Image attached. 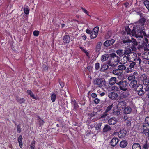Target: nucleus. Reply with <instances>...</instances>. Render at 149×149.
<instances>
[{
	"mask_svg": "<svg viewBox=\"0 0 149 149\" xmlns=\"http://www.w3.org/2000/svg\"><path fill=\"white\" fill-rule=\"evenodd\" d=\"M142 15L141 13H139L141 19L137 22V25L136 26L137 30L136 31L135 33L136 36L143 38V36L146 35L145 32L142 29L143 26L146 22V19L142 16Z\"/></svg>",
	"mask_w": 149,
	"mask_h": 149,
	"instance_id": "nucleus-1",
	"label": "nucleus"
},
{
	"mask_svg": "<svg viewBox=\"0 0 149 149\" xmlns=\"http://www.w3.org/2000/svg\"><path fill=\"white\" fill-rule=\"evenodd\" d=\"M63 40L65 43H68L70 41V38L69 36L66 35L63 37Z\"/></svg>",
	"mask_w": 149,
	"mask_h": 149,
	"instance_id": "nucleus-22",
	"label": "nucleus"
},
{
	"mask_svg": "<svg viewBox=\"0 0 149 149\" xmlns=\"http://www.w3.org/2000/svg\"><path fill=\"white\" fill-rule=\"evenodd\" d=\"M117 102V108L118 109H123L126 106V102L124 101L119 100Z\"/></svg>",
	"mask_w": 149,
	"mask_h": 149,
	"instance_id": "nucleus-7",
	"label": "nucleus"
},
{
	"mask_svg": "<svg viewBox=\"0 0 149 149\" xmlns=\"http://www.w3.org/2000/svg\"><path fill=\"white\" fill-rule=\"evenodd\" d=\"M22 138V137L21 135L19 136L18 138V142L19 146L21 148H22L23 146Z\"/></svg>",
	"mask_w": 149,
	"mask_h": 149,
	"instance_id": "nucleus-33",
	"label": "nucleus"
},
{
	"mask_svg": "<svg viewBox=\"0 0 149 149\" xmlns=\"http://www.w3.org/2000/svg\"><path fill=\"white\" fill-rule=\"evenodd\" d=\"M56 99V94L53 93L51 96V100L52 102H54L55 101Z\"/></svg>",
	"mask_w": 149,
	"mask_h": 149,
	"instance_id": "nucleus-47",
	"label": "nucleus"
},
{
	"mask_svg": "<svg viewBox=\"0 0 149 149\" xmlns=\"http://www.w3.org/2000/svg\"><path fill=\"white\" fill-rule=\"evenodd\" d=\"M110 60L107 62V64L111 67H115L118 64L120 61V58L115 53L110 54Z\"/></svg>",
	"mask_w": 149,
	"mask_h": 149,
	"instance_id": "nucleus-3",
	"label": "nucleus"
},
{
	"mask_svg": "<svg viewBox=\"0 0 149 149\" xmlns=\"http://www.w3.org/2000/svg\"><path fill=\"white\" fill-rule=\"evenodd\" d=\"M144 123L149 125V115L148 116L145 118Z\"/></svg>",
	"mask_w": 149,
	"mask_h": 149,
	"instance_id": "nucleus-51",
	"label": "nucleus"
},
{
	"mask_svg": "<svg viewBox=\"0 0 149 149\" xmlns=\"http://www.w3.org/2000/svg\"><path fill=\"white\" fill-rule=\"evenodd\" d=\"M145 91V93L147 94L149 92V85L146 86L144 88Z\"/></svg>",
	"mask_w": 149,
	"mask_h": 149,
	"instance_id": "nucleus-53",
	"label": "nucleus"
},
{
	"mask_svg": "<svg viewBox=\"0 0 149 149\" xmlns=\"http://www.w3.org/2000/svg\"><path fill=\"white\" fill-rule=\"evenodd\" d=\"M123 51L122 50L119 49L116 51V53L120 56H123Z\"/></svg>",
	"mask_w": 149,
	"mask_h": 149,
	"instance_id": "nucleus-43",
	"label": "nucleus"
},
{
	"mask_svg": "<svg viewBox=\"0 0 149 149\" xmlns=\"http://www.w3.org/2000/svg\"><path fill=\"white\" fill-rule=\"evenodd\" d=\"M139 131L140 132L145 134H147L149 131V125L143 123L142 126L139 129Z\"/></svg>",
	"mask_w": 149,
	"mask_h": 149,
	"instance_id": "nucleus-5",
	"label": "nucleus"
},
{
	"mask_svg": "<svg viewBox=\"0 0 149 149\" xmlns=\"http://www.w3.org/2000/svg\"><path fill=\"white\" fill-rule=\"evenodd\" d=\"M119 141V139L117 138H113L111 141V146L113 147L115 146L116 145Z\"/></svg>",
	"mask_w": 149,
	"mask_h": 149,
	"instance_id": "nucleus-15",
	"label": "nucleus"
},
{
	"mask_svg": "<svg viewBox=\"0 0 149 149\" xmlns=\"http://www.w3.org/2000/svg\"><path fill=\"white\" fill-rule=\"evenodd\" d=\"M108 115V114L105 112L103 114L100 115L99 119H102L104 120H105L106 117Z\"/></svg>",
	"mask_w": 149,
	"mask_h": 149,
	"instance_id": "nucleus-35",
	"label": "nucleus"
},
{
	"mask_svg": "<svg viewBox=\"0 0 149 149\" xmlns=\"http://www.w3.org/2000/svg\"><path fill=\"white\" fill-rule=\"evenodd\" d=\"M111 32L110 31H108L107 32L106 35V37L108 39L111 37Z\"/></svg>",
	"mask_w": 149,
	"mask_h": 149,
	"instance_id": "nucleus-54",
	"label": "nucleus"
},
{
	"mask_svg": "<svg viewBox=\"0 0 149 149\" xmlns=\"http://www.w3.org/2000/svg\"><path fill=\"white\" fill-rule=\"evenodd\" d=\"M143 86L140 84H138V85L134 89V90L136 91V93L139 91L143 89Z\"/></svg>",
	"mask_w": 149,
	"mask_h": 149,
	"instance_id": "nucleus-20",
	"label": "nucleus"
},
{
	"mask_svg": "<svg viewBox=\"0 0 149 149\" xmlns=\"http://www.w3.org/2000/svg\"><path fill=\"white\" fill-rule=\"evenodd\" d=\"M132 41L130 39H127V40H124L122 42L123 43L125 44V45H128V43L132 42L133 43V45L134 46L137 45L138 43L136 40L133 38H132Z\"/></svg>",
	"mask_w": 149,
	"mask_h": 149,
	"instance_id": "nucleus-10",
	"label": "nucleus"
},
{
	"mask_svg": "<svg viewBox=\"0 0 149 149\" xmlns=\"http://www.w3.org/2000/svg\"><path fill=\"white\" fill-rule=\"evenodd\" d=\"M135 77L134 75L131 74L128 77V79L129 81H132L133 80H135Z\"/></svg>",
	"mask_w": 149,
	"mask_h": 149,
	"instance_id": "nucleus-40",
	"label": "nucleus"
},
{
	"mask_svg": "<svg viewBox=\"0 0 149 149\" xmlns=\"http://www.w3.org/2000/svg\"><path fill=\"white\" fill-rule=\"evenodd\" d=\"M118 94L114 92H111L109 93L108 95L109 98L111 100H115L117 99L118 97Z\"/></svg>",
	"mask_w": 149,
	"mask_h": 149,
	"instance_id": "nucleus-11",
	"label": "nucleus"
},
{
	"mask_svg": "<svg viewBox=\"0 0 149 149\" xmlns=\"http://www.w3.org/2000/svg\"><path fill=\"white\" fill-rule=\"evenodd\" d=\"M116 81V78L115 77H112L109 81V84L111 85L114 84Z\"/></svg>",
	"mask_w": 149,
	"mask_h": 149,
	"instance_id": "nucleus-21",
	"label": "nucleus"
},
{
	"mask_svg": "<svg viewBox=\"0 0 149 149\" xmlns=\"http://www.w3.org/2000/svg\"><path fill=\"white\" fill-rule=\"evenodd\" d=\"M140 78L143 81V84H147V81H148L147 76L145 74H143L141 75Z\"/></svg>",
	"mask_w": 149,
	"mask_h": 149,
	"instance_id": "nucleus-18",
	"label": "nucleus"
},
{
	"mask_svg": "<svg viewBox=\"0 0 149 149\" xmlns=\"http://www.w3.org/2000/svg\"><path fill=\"white\" fill-rule=\"evenodd\" d=\"M131 111V108L130 107L128 106L124 108V113L126 114H128L130 113Z\"/></svg>",
	"mask_w": 149,
	"mask_h": 149,
	"instance_id": "nucleus-25",
	"label": "nucleus"
},
{
	"mask_svg": "<svg viewBox=\"0 0 149 149\" xmlns=\"http://www.w3.org/2000/svg\"><path fill=\"white\" fill-rule=\"evenodd\" d=\"M120 65L118 66V69L120 71L122 72L123 70H125L126 69V67L125 65Z\"/></svg>",
	"mask_w": 149,
	"mask_h": 149,
	"instance_id": "nucleus-31",
	"label": "nucleus"
},
{
	"mask_svg": "<svg viewBox=\"0 0 149 149\" xmlns=\"http://www.w3.org/2000/svg\"><path fill=\"white\" fill-rule=\"evenodd\" d=\"M16 100L20 104L24 103L25 102V100L23 98L19 99L18 97H17Z\"/></svg>",
	"mask_w": 149,
	"mask_h": 149,
	"instance_id": "nucleus-34",
	"label": "nucleus"
},
{
	"mask_svg": "<svg viewBox=\"0 0 149 149\" xmlns=\"http://www.w3.org/2000/svg\"><path fill=\"white\" fill-rule=\"evenodd\" d=\"M131 62L129 65V67L133 69H134V68L135 66L136 65V63H137V62H138V61L137 62V61H131L130 62Z\"/></svg>",
	"mask_w": 149,
	"mask_h": 149,
	"instance_id": "nucleus-32",
	"label": "nucleus"
},
{
	"mask_svg": "<svg viewBox=\"0 0 149 149\" xmlns=\"http://www.w3.org/2000/svg\"><path fill=\"white\" fill-rule=\"evenodd\" d=\"M102 45V44L101 42H100L97 43L96 48V52H99L100 51L101 49V47Z\"/></svg>",
	"mask_w": 149,
	"mask_h": 149,
	"instance_id": "nucleus-28",
	"label": "nucleus"
},
{
	"mask_svg": "<svg viewBox=\"0 0 149 149\" xmlns=\"http://www.w3.org/2000/svg\"><path fill=\"white\" fill-rule=\"evenodd\" d=\"M24 11L25 14L28 15L29 13V8L27 6H25L24 7Z\"/></svg>",
	"mask_w": 149,
	"mask_h": 149,
	"instance_id": "nucleus-36",
	"label": "nucleus"
},
{
	"mask_svg": "<svg viewBox=\"0 0 149 149\" xmlns=\"http://www.w3.org/2000/svg\"><path fill=\"white\" fill-rule=\"evenodd\" d=\"M114 40L112 39L106 41L103 44L104 46L108 47L113 45L115 42Z\"/></svg>",
	"mask_w": 149,
	"mask_h": 149,
	"instance_id": "nucleus-13",
	"label": "nucleus"
},
{
	"mask_svg": "<svg viewBox=\"0 0 149 149\" xmlns=\"http://www.w3.org/2000/svg\"><path fill=\"white\" fill-rule=\"evenodd\" d=\"M103 82V79L100 78H96L94 79H93V82L94 85L97 86L100 88H101L102 87V83Z\"/></svg>",
	"mask_w": 149,
	"mask_h": 149,
	"instance_id": "nucleus-6",
	"label": "nucleus"
},
{
	"mask_svg": "<svg viewBox=\"0 0 149 149\" xmlns=\"http://www.w3.org/2000/svg\"><path fill=\"white\" fill-rule=\"evenodd\" d=\"M113 104H112L111 105L108 106L105 110V112L107 113L113 107Z\"/></svg>",
	"mask_w": 149,
	"mask_h": 149,
	"instance_id": "nucleus-39",
	"label": "nucleus"
},
{
	"mask_svg": "<svg viewBox=\"0 0 149 149\" xmlns=\"http://www.w3.org/2000/svg\"><path fill=\"white\" fill-rule=\"evenodd\" d=\"M97 96V95L95 93H92L91 94V97L93 98H95Z\"/></svg>",
	"mask_w": 149,
	"mask_h": 149,
	"instance_id": "nucleus-63",
	"label": "nucleus"
},
{
	"mask_svg": "<svg viewBox=\"0 0 149 149\" xmlns=\"http://www.w3.org/2000/svg\"><path fill=\"white\" fill-rule=\"evenodd\" d=\"M111 130L110 126L108 124L105 125L103 129V132H107Z\"/></svg>",
	"mask_w": 149,
	"mask_h": 149,
	"instance_id": "nucleus-23",
	"label": "nucleus"
},
{
	"mask_svg": "<svg viewBox=\"0 0 149 149\" xmlns=\"http://www.w3.org/2000/svg\"><path fill=\"white\" fill-rule=\"evenodd\" d=\"M72 103L74 104V109H77L78 108V106L75 100H74V101H72Z\"/></svg>",
	"mask_w": 149,
	"mask_h": 149,
	"instance_id": "nucleus-49",
	"label": "nucleus"
},
{
	"mask_svg": "<svg viewBox=\"0 0 149 149\" xmlns=\"http://www.w3.org/2000/svg\"><path fill=\"white\" fill-rule=\"evenodd\" d=\"M127 141L126 140H123L120 142V146L122 148H125L127 146Z\"/></svg>",
	"mask_w": 149,
	"mask_h": 149,
	"instance_id": "nucleus-27",
	"label": "nucleus"
},
{
	"mask_svg": "<svg viewBox=\"0 0 149 149\" xmlns=\"http://www.w3.org/2000/svg\"><path fill=\"white\" fill-rule=\"evenodd\" d=\"M111 90L112 91L116 92H118L120 91L119 87L115 86H112L111 88Z\"/></svg>",
	"mask_w": 149,
	"mask_h": 149,
	"instance_id": "nucleus-38",
	"label": "nucleus"
},
{
	"mask_svg": "<svg viewBox=\"0 0 149 149\" xmlns=\"http://www.w3.org/2000/svg\"><path fill=\"white\" fill-rule=\"evenodd\" d=\"M137 81L136 80H132L129 84V86L132 88L134 89L138 85Z\"/></svg>",
	"mask_w": 149,
	"mask_h": 149,
	"instance_id": "nucleus-14",
	"label": "nucleus"
},
{
	"mask_svg": "<svg viewBox=\"0 0 149 149\" xmlns=\"http://www.w3.org/2000/svg\"><path fill=\"white\" fill-rule=\"evenodd\" d=\"M38 118H39L38 122H39V125L40 126H41L44 123V122L43 120H42L39 117H38Z\"/></svg>",
	"mask_w": 149,
	"mask_h": 149,
	"instance_id": "nucleus-52",
	"label": "nucleus"
},
{
	"mask_svg": "<svg viewBox=\"0 0 149 149\" xmlns=\"http://www.w3.org/2000/svg\"><path fill=\"white\" fill-rule=\"evenodd\" d=\"M142 44L143 46L146 47L149 46V44H148V40L146 38H145Z\"/></svg>",
	"mask_w": 149,
	"mask_h": 149,
	"instance_id": "nucleus-37",
	"label": "nucleus"
},
{
	"mask_svg": "<svg viewBox=\"0 0 149 149\" xmlns=\"http://www.w3.org/2000/svg\"><path fill=\"white\" fill-rule=\"evenodd\" d=\"M82 38L84 40H86L87 38L86 36V35H83L82 36Z\"/></svg>",
	"mask_w": 149,
	"mask_h": 149,
	"instance_id": "nucleus-64",
	"label": "nucleus"
},
{
	"mask_svg": "<svg viewBox=\"0 0 149 149\" xmlns=\"http://www.w3.org/2000/svg\"><path fill=\"white\" fill-rule=\"evenodd\" d=\"M125 30L126 31L127 34H129L130 35H132V36H135V37L137 38H140V37H138L136 36V35L135 32L136 30H137L136 28H135V30H134V29L131 31V29L129 28L128 27H126Z\"/></svg>",
	"mask_w": 149,
	"mask_h": 149,
	"instance_id": "nucleus-9",
	"label": "nucleus"
},
{
	"mask_svg": "<svg viewBox=\"0 0 149 149\" xmlns=\"http://www.w3.org/2000/svg\"><path fill=\"white\" fill-rule=\"evenodd\" d=\"M117 119L114 117L110 118L108 121V123L111 125H113L116 124L117 122Z\"/></svg>",
	"mask_w": 149,
	"mask_h": 149,
	"instance_id": "nucleus-12",
	"label": "nucleus"
},
{
	"mask_svg": "<svg viewBox=\"0 0 149 149\" xmlns=\"http://www.w3.org/2000/svg\"><path fill=\"white\" fill-rule=\"evenodd\" d=\"M132 149H141V146L139 143H135L132 146Z\"/></svg>",
	"mask_w": 149,
	"mask_h": 149,
	"instance_id": "nucleus-29",
	"label": "nucleus"
},
{
	"mask_svg": "<svg viewBox=\"0 0 149 149\" xmlns=\"http://www.w3.org/2000/svg\"><path fill=\"white\" fill-rule=\"evenodd\" d=\"M30 147L31 149H36L35 141L31 142L30 145Z\"/></svg>",
	"mask_w": 149,
	"mask_h": 149,
	"instance_id": "nucleus-48",
	"label": "nucleus"
},
{
	"mask_svg": "<svg viewBox=\"0 0 149 149\" xmlns=\"http://www.w3.org/2000/svg\"><path fill=\"white\" fill-rule=\"evenodd\" d=\"M112 73L118 76H121L123 74V72L120 71L118 69L113 70L112 71Z\"/></svg>",
	"mask_w": 149,
	"mask_h": 149,
	"instance_id": "nucleus-19",
	"label": "nucleus"
},
{
	"mask_svg": "<svg viewBox=\"0 0 149 149\" xmlns=\"http://www.w3.org/2000/svg\"><path fill=\"white\" fill-rule=\"evenodd\" d=\"M33 34L34 36H37L39 34V31H34L33 33Z\"/></svg>",
	"mask_w": 149,
	"mask_h": 149,
	"instance_id": "nucleus-58",
	"label": "nucleus"
},
{
	"mask_svg": "<svg viewBox=\"0 0 149 149\" xmlns=\"http://www.w3.org/2000/svg\"><path fill=\"white\" fill-rule=\"evenodd\" d=\"M81 8L83 12H84L85 13H86L88 15L90 16L89 15V12L85 8H83L82 7H81Z\"/></svg>",
	"mask_w": 149,
	"mask_h": 149,
	"instance_id": "nucleus-56",
	"label": "nucleus"
},
{
	"mask_svg": "<svg viewBox=\"0 0 149 149\" xmlns=\"http://www.w3.org/2000/svg\"><path fill=\"white\" fill-rule=\"evenodd\" d=\"M109 68V66L108 65L104 64L102 65L100 70L101 72H105Z\"/></svg>",
	"mask_w": 149,
	"mask_h": 149,
	"instance_id": "nucleus-24",
	"label": "nucleus"
},
{
	"mask_svg": "<svg viewBox=\"0 0 149 149\" xmlns=\"http://www.w3.org/2000/svg\"><path fill=\"white\" fill-rule=\"evenodd\" d=\"M126 125L128 126L131 125V122L130 120H127L126 122Z\"/></svg>",
	"mask_w": 149,
	"mask_h": 149,
	"instance_id": "nucleus-61",
	"label": "nucleus"
},
{
	"mask_svg": "<svg viewBox=\"0 0 149 149\" xmlns=\"http://www.w3.org/2000/svg\"><path fill=\"white\" fill-rule=\"evenodd\" d=\"M80 48H81L82 49V51L85 53L86 55L87 56H89V53L86 49L81 47H80Z\"/></svg>",
	"mask_w": 149,
	"mask_h": 149,
	"instance_id": "nucleus-55",
	"label": "nucleus"
},
{
	"mask_svg": "<svg viewBox=\"0 0 149 149\" xmlns=\"http://www.w3.org/2000/svg\"><path fill=\"white\" fill-rule=\"evenodd\" d=\"M123 57L121 60V64H125L128 61L127 56V55L124 54L123 53Z\"/></svg>",
	"mask_w": 149,
	"mask_h": 149,
	"instance_id": "nucleus-17",
	"label": "nucleus"
},
{
	"mask_svg": "<svg viewBox=\"0 0 149 149\" xmlns=\"http://www.w3.org/2000/svg\"><path fill=\"white\" fill-rule=\"evenodd\" d=\"M95 68L96 70H98L99 69L100 64L99 63H97L95 64Z\"/></svg>",
	"mask_w": 149,
	"mask_h": 149,
	"instance_id": "nucleus-57",
	"label": "nucleus"
},
{
	"mask_svg": "<svg viewBox=\"0 0 149 149\" xmlns=\"http://www.w3.org/2000/svg\"><path fill=\"white\" fill-rule=\"evenodd\" d=\"M27 93L28 94L30 95L33 99H36V97L34 96V95L32 93V92L31 90H27Z\"/></svg>",
	"mask_w": 149,
	"mask_h": 149,
	"instance_id": "nucleus-30",
	"label": "nucleus"
},
{
	"mask_svg": "<svg viewBox=\"0 0 149 149\" xmlns=\"http://www.w3.org/2000/svg\"><path fill=\"white\" fill-rule=\"evenodd\" d=\"M143 148L144 149H148L149 148V144L147 143V141L144 144Z\"/></svg>",
	"mask_w": 149,
	"mask_h": 149,
	"instance_id": "nucleus-46",
	"label": "nucleus"
},
{
	"mask_svg": "<svg viewBox=\"0 0 149 149\" xmlns=\"http://www.w3.org/2000/svg\"><path fill=\"white\" fill-rule=\"evenodd\" d=\"M145 93L144 91L142 89L139 91H138V92L136 93L139 96H142Z\"/></svg>",
	"mask_w": 149,
	"mask_h": 149,
	"instance_id": "nucleus-44",
	"label": "nucleus"
},
{
	"mask_svg": "<svg viewBox=\"0 0 149 149\" xmlns=\"http://www.w3.org/2000/svg\"><path fill=\"white\" fill-rule=\"evenodd\" d=\"M100 101V100L99 99L97 98L95 99L94 100V102L96 104H98Z\"/></svg>",
	"mask_w": 149,
	"mask_h": 149,
	"instance_id": "nucleus-60",
	"label": "nucleus"
},
{
	"mask_svg": "<svg viewBox=\"0 0 149 149\" xmlns=\"http://www.w3.org/2000/svg\"><path fill=\"white\" fill-rule=\"evenodd\" d=\"M116 84L119 86V88L121 90L125 91L128 90V83L127 81L122 80Z\"/></svg>",
	"mask_w": 149,
	"mask_h": 149,
	"instance_id": "nucleus-4",
	"label": "nucleus"
},
{
	"mask_svg": "<svg viewBox=\"0 0 149 149\" xmlns=\"http://www.w3.org/2000/svg\"><path fill=\"white\" fill-rule=\"evenodd\" d=\"M113 114L115 116H118L120 114V111L118 110H114L113 113Z\"/></svg>",
	"mask_w": 149,
	"mask_h": 149,
	"instance_id": "nucleus-50",
	"label": "nucleus"
},
{
	"mask_svg": "<svg viewBox=\"0 0 149 149\" xmlns=\"http://www.w3.org/2000/svg\"><path fill=\"white\" fill-rule=\"evenodd\" d=\"M99 29L98 27H96L91 31L90 36L91 39H94L97 36L99 31Z\"/></svg>",
	"mask_w": 149,
	"mask_h": 149,
	"instance_id": "nucleus-8",
	"label": "nucleus"
},
{
	"mask_svg": "<svg viewBox=\"0 0 149 149\" xmlns=\"http://www.w3.org/2000/svg\"><path fill=\"white\" fill-rule=\"evenodd\" d=\"M86 32L88 34H91V31L89 29H87L86 30Z\"/></svg>",
	"mask_w": 149,
	"mask_h": 149,
	"instance_id": "nucleus-62",
	"label": "nucleus"
},
{
	"mask_svg": "<svg viewBox=\"0 0 149 149\" xmlns=\"http://www.w3.org/2000/svg\"><path fill=\"white\" fill-rule=\"evenodd\" d=\"M126 133V131L125 130H121L119 132L118 136L120 138H123L125 137Z\"/></svg>",
	"mask_w": 149,
	"mask_h": 149,
	"instance_id": "nucleus-16",
	"label": "nucleus"
},
{
	"mask_svg": "<svg viewBox=\"0 0 149 149\" xmlns=\"http://www.w3.org/2000/svg\"><path fill=\"white\" fill-rule=\"evenodd\" d=\"M134 69L130 67H129L127 68H126L125 70V72L127 73L132 72L133 70Z\"/></svg>",
	"mask_w": 149,
	"mask_h": 149,
	"instance_id": "nucleus-41",
	"label": "nucleus"
},
{
	"mask_svg": "<svg viewBox=\"0 0 149 149\" xmlns=\"http://www.w3.org/2000/svg\"><path fill=\"white\" fill-rule=\"evenodd\" d=\"M124 54L127 55L128 59V61L130 62L131 61H137L138 65H140L141 63L142 62V60L139 57L137 58V54L134 52H132L131 49L127 48L124 51Z\"/></svg>",
	"mask_w": 149,
	"mask_h": 149,
	"instance_id": "nucleus-2",
	"label": "nucleus"
},
{
	"mask_svg": "<svg viewBox=\"0 0 149 149\" xmlns=\"http://www.w3.org/2000/svg\"><path fill=\"white\" fill-rule=\"evenodd\" d=\"M102 123H99L96 125L95 127V129L96 130H100L101 129V127L102 125Z\"/></svg>",
	"mask_w": 149,
	"mask_h": 149,
	"instance_id": "nucleus-42",
	"label": "nucleus"
},
{
	"mask_svg": "<svg viewBox=\"0 0 149 149\" xmlns=\"http://www.w3.org/2000/svg\"><path fill=\"white\" fill-rule=\"evenodd\" d=\"M17 132L19 133H20L21 132V129L20 126L19 125H18L17 127Z\"/></svg>",
	"mask_w": 149,
	"mask_h": 149,
	"instance_id": "nucleus-59",
	"label": "nucleus"
},
{
	"mask_svg": "<svg viewBox=\"0 0 149 149\" xmlns=\"http://www.w3.org/2000/svg\"><path fill=\"white\" fill-rule=\"evenodd\" d=\"M109 55L107 54H105L102 55L101 57V61L104 62L107 60L109 58Z\"/></svg>",
	"mask_w": 149,
	"mask_h": 149,
	"instance_id": "nucleus-26",
	"label": "nucleus"
},
{
	"mask_svg": "<svg viewBox=\"0 0 149 149\" xmlns=\"http://www.w3.org/2000/svg\"><path fill=\"white\" fill-rule=\"evenodd\" d=\"M144 4L148 9L149 10V1L146 0L144 2Z\"/></svg>",
	"mask_w": 149,
	"mask_h": 149,
	"instance_id": "nucleus-45",
	"label": "nucleus"
}]
</instances>
